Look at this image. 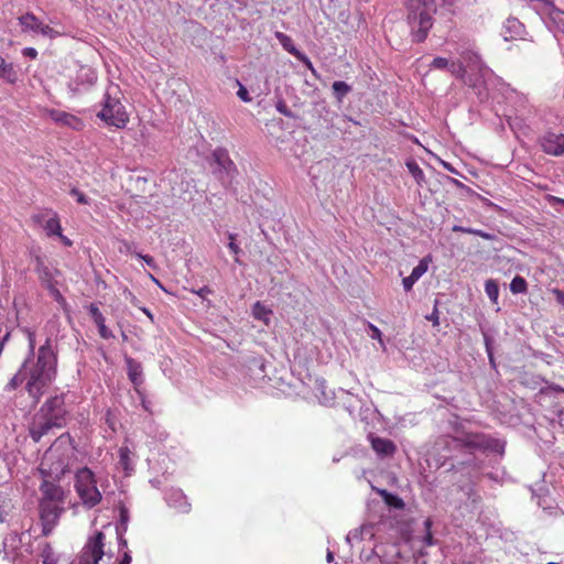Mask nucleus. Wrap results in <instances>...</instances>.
Masks as SVG:
<instances>
[{"label":"nucleus","instance_id":"f257e3e1","mask_svg":"<svg viewBox=\"0 0 564 564\" xmlns=\"http://www.w3.org/2000/svg\"><path fill=\"white\" fill-rule=\"evenodd\" d=\"M445 445L448 449L459 451L465 456L463 459L451 457L452 459H456V464L453 463L452 467L467 465L479 468L474 454L476 451L482 453H495L501 456L505 453L506 443L484 433H468L463 438H446Z\"/></svg>","mask_w":564,"mask_h":564},{"label":"nucleus","instance_id":"f03ea898","mask_svg":"<svg viewBox=\"0 0 564 564\" xmlns=\"http://www.w3.org/2000/svg\"><path fill=\"white\" fill-rule=\"evenodd\" d=\"M57 356L52 348L51 339L39 348L36 361L28 369L26 390L29 394L37 402L44 390L56 378Z\"/></svg>","mask_w":564,"mask_h":564},{"label":"nucleus","instance_id":"7ed1b4c3","mask_svg":"<svg viewBox=\"0 0 564 564\" xmlns=\"http://www.w3.org/2000/svg\"><path fill=\"white\" fill-rule=\"evenodd\" d=\"M75 447L69 433L59 435L44 453L40 473L42 477L59 480L67 471L75 457Z\"/></svg>","mask_w":564,"mask_h":564},{"label":"nucleus","instance_id":"20e7f679","mask_svg":"<svg viewBox=\"0 0 564 564\" xmlns=\"http://www.w3.org/2000/svg\"><path fill=\"white\" fill-rule=\"evenodd\" d=\"M405 8L412 40L415 43H423L434 24L435 0H406Z\"/></svg>","mask_w":564,"mask_h":564},{"label":"nucleus","instance_id":"39448f33","mask_svg":"<svg viewBox=\"0 0 564 564\" xmlns=\"http://www.w3.org/2000/svg\"><path fill=\"white\" fill-rule=\"evenodd\" d=\"M74 486L84 507L93 509L100 503L102 496L97 488V480L90 468L83 467L76 471Z\"/></svg>","mask_w":564,"mask_h":564},{"label":"nucleus","instance_id":"423d86ee","mask_svg":"<svg viewBox=\"0 0 564 564\" xmlns=\"http://www.w3.org/2000/svg\"><path fill=\"white\" fill-rule=\"evenodd\" d=\"M212 160L213 174L225 187L230 186L238 174V170L228 151L224 148L215 149L212 153Z\"/></svg>","mask_w":564,"mask_h":564},{"label":"nucleus","instance_id":"0eeeda50","mask_svg":"<svg viewBox=\"0 0 564 564\" xmlns=\"http://www.w3.org/2000/svg\"><path fill=\"white\" fill-rule=\"evenodd\" d=\"M109 126L122 129L129 121L124 106L118 98H113L107 91L104 97L102 109L97 113Z\"/></svg>","mask_w":564,"mask_h":564},{"label":"nucleus","instance_id":"6e6552de","mask_svg":"<svg viewBox=\"0 0 564 564\" xmlns=\"http://www.w3.org/2000/svg\"><path fill=\"white\" fill-rule=\"evenodd\" d=\"M465 84L474 90L480 101H485L489 98L490 89L496 84H501L503 87L509 89V86L502 83L501 78L495 75L491 70V76L488 78L481 76V72L469 74L465 79Z\"/></svg>","mask_w":564,"mask_h":564},{"label":"nucleus","instance_id":"1a4fd4ad","mask_svg":"<svg viewBox=\"0 0 564 564\" xmlns=\"http://www.w3.org/2000/svg\"><path fill=\"white\" fill-rule=\"evenodd\" d=\"M39 413L53 422L56 429H62L66 424V415L68 413L64 395L59 394L47 399L40 408Z\"/></svg>","mask_w":564,"mask_h":564},{"label":"nucleus","instance_id":"9d476101","mask_svg":"<svg viewBox=\"0 0 564 564\" xmlns=\"http://www.w3.org/2000/svg\"><path fill=\"white\" fill-rule=\"evenodd\" d=\"M63 505L64 503L40 502L39 512L42 523V532L44 535L51 534L55 525L58 523V520L64 512Z\"/></svg>","mask_w":564,"mask_h":564},{"label":"nucleus","instance_id":"9b49d317","mask_svg":"<svg viewBox=\"0 0 564 564\" xmlns=\"http://www.w3.org/2000/svg\"><path fill=\"white\" fill-rule=\"evenodd\" d=\"M104 540L105 534L100 531L90 538L84 547L79 564H98L104 556Z\"/></svg>","mask_w":564,"mask_h":564},{"label":"nucleus","instance_id":"f8f14e48","mask_svg":"<svg viewBox=\"0 0 564 564\" xmlns=\"http://www.w3.org/2000/svg\"><path fill=\"white\" fill-rule=\"evenodd\" d=\"M540 145L544 153L561 156L564 154V134L549 131L541 137Z\"/></svg>","mask_w":564,"mask_h":564},{"label":"nucleus","instance_id":"ddd939ff","mask_svg":"<svg viewBox=\"0 0 564 564\" xmlns=\"http://www.w3.org/2000/svg\"><path fill=\"white\" fill-rule=\"evenodd\" d=\"M57 480L43 477V482L40 486L42 498L40 502L64 503V490L56 484Z\"/></svg>","mask_w":564,"mask_h":564},{"label":"nucleus","instance_id":"4468645a","mask_svg":"<svg viewBox=\"0 0 564 564\" xmlns=\"http://www.w3.org/2000/svg\"><path fill=\"white\" fill-rule=\"evenodd\" d=\"M460 56V61L464 63L469 74L481 72V76L485 78L491 76V69L484 64L478 53L466 50L462 52Z\"/></svg>","mask_w":564,"mask_h":564},{"label":"nucleus","instance_id":"2eb2a0df","mask_svg":"<svg viewBox=\"0 0 564 564\" xmlns=\"http://www.w3.org/2000/svg\"><path fill=\"white\" fill-rule=\"evenodd\" d=\"M97 80V74L90 67H80L77 72L75 82L68 84V88L74 93H80L91 87Z\"/></svg>","mask_w":564,"mask_h":564},{"label":"nucleus","instance_id":"dca6fc26","mask_svg":"<svg viewBox=\"0 0 564 564\" xmlns=\"http://www.w3.org/2000/svg\"><path fill=\"white\" fill-rule=\"evenodd\" d=\"M47 115L55 123L62 127H68L76 131L84 128V121L80 118L66 111L50 109L47 110Z\"/></svg>","mask_w":564,"mask_h":564},{"label":"nucleus","instance_id":"f3484780","mask_svg":"<svg viewBox=\"0 0 564 564\" xmlns=\"http://www.w3.org/2000/svg\"><path fill=\"white\" fill-rule=\"evenodd\" d=\"M53 429H56V425H53V422L37 412L33 422L30 424L29 433L31 438L35 443H39L42 437L47 435Z\"/></svg>","mask_w":564,"mask_h":564},{"label":"nucleus","instance_id":"a211bd4d","mask_svg":"<svg viewBox=\"0 0 564 564\" xmlns=\"http://www.w3.org/2000/svg\"><path fill=\"white\" fill-rule=\"evenodd\" d=\"M165 501L180 513H188L191 511V503L181 489L172 488L167 490L165 492Z\"/></svg>","mask_w":564,"mask_h":564},{"label":"nucleus","instance_id":"6ab92c4d","mask_svg":"<svg viewBox=\"0 0 564 564\" xmlns=\"http://www.w3.org/2000/svg\"><path fill=\"white\" fill-rule=\"evenodd\" d=\"M275 37L286 52L295 56L299 61L303 62L313 73H315V69L310 58L295 47L293 40L288 34L276 32Z\"/></svg>","mask_w":564,"mask_h":564},{"label":"nucleus","instance_id":"aec40b11","mask_svg":"<svg viewBox=\"0 0 564 564\" xmlns=\"http://www.w3.org/2000/svg\"><path fill=\"white\" fill-rule=\"evenodd\" d=\"M370 443L372 449L381 458L391 457L397 451L395 444L389 438L370 435Z\"/></svg>","mask_w":564,"mask_h":564},{"label":"nucleus","instance_id":"412c9836","mask_svg":"<svg viewBox=\"0 0 564 564\" xmlns=\"http://www.w3.org/2000/svg\"><path fill=\"white\" fill-rule=\"evenodd\" d=\"M455 489L462 494L459 501L467 509H474L479 502V495L475 490V485L473 482H467L463 486H457Z\"/></svg>","mask_w":564,"mask_h":564},{"label":"nucleus","instance_id":"4be33fe9","mask_svg":"<svg viewBox=\"0 0 564 564\" xmlns=\"http://www.w3.org/2000/svg\"><path fill=\"white\" fill-rule=\"evenodd\" d=\"M316 397L324 405L336 406L337 391L327 387L325 380H316Z\"/></svg>","mask_w":564,"mask_h":564},{"label":"nucleus","instance_id":"5701e85b","mask_svg":"<svg viewBox=\"0 0 564 564\" xmlns=\"http://www.w3.org/2000/svg\"><path fill=\"white\" fill-rule=\"evenodd\" d=\"M88 311L91 319L98 327L100 337H102L104 339L113 338L112 332L105 325V316L102 315L98 306L96 304H90Z\"/></svg>","mask_w":564,"mask_h":564},{"label":"nucleus","instance_id":"b1692460","mask_svg":"<svg viewBox=\"0 0 564 564\" xmlns=\"http://www.w3.org/2000/svg\"><path fill=\"white\" fill-rule=\"evenodd\" d=\"M358 404L359 399L357 395L344 389L337 390L336 405L343 406L346 411L352 414L356 411Z\"/></svg>","mask_w":564,"mask_h":564},{"label":"nucleus","instance_id":"393cba45","mask_svg":"<svg viewBox=\"0 0 564 564\" xmlns=\"http://www.w3.org/2000/svg\"><path fill=\"white\" fill-rule=\"evenodd\" d=\"M126 362L128 369V377L130 381L133 383L137 393H140L139 387L143 382L141 364L130 357L126 359Z\"/></svg>","mask_w":564,"mask_h":564},{"label":"nucleus","instance_id":"a878e982","mask_svg":"<svg viewBox=\"0 0 564 564\" xmlns=\"http://www.w3.org/2000/svg\"><path fill=\"white\" fill-rule=\"evenodd\" d=\"M427 260L424 258L419 262L416 267L413 268L409 276L403 278L402 285L405 292L412 290L415 282L427 271Z\"/></svg>","mask_w":564,"mask_h":564},{"label":"nucleus","instance_id":"bb28decb","mask_svg":"<svg viewBox=\"0 0 564 564\" xmlns=\"http://www.w3.org/2000/svg\"><path fill=\"white\" fill-rule=\"evenodd\" d=\"M41 557L43 564H70L68 557L56 553L48 543L44 544L41 551Z\"/></svg>","mask_w":564,"mask_h":564},{"label":"nucleus","instance_id":"cd10ccee","mask_svg":"<svg viewBox=\"0 0 564 564\" xmlns=\"http://www.w3.org/2000/svg\"><path fill=\"white\" fill-rule=\"evenodd\" d=\"M18 21L23 32L33 33L39 32L40 25L42 23L39 20V18L32 12H26L25 14H22L21 17L18 18Z\"/></svg>","mask_w":564,"mask_h":564},{"label":"nucleus","instance_id":"c85d7f7f","mask_svg":"<svg viewBox=\"0 0 564 564\" xmlns=\"http://www.w3.org/2000/svg\"><path fill=\"white\" fill-rule=\"evenodd\" d=\"M0 78L9 84H15L18 82V70L12 63H7L0 56Z\"/></svg>","mask_w":564,"mask_h":564},{"label":"nucleus","instance_id":"c756f323","mask_svg":"<svg viewBox=\"0 0 564 564\" xmlns=\"http://www.w3.org/2000/svg\"><path fill=\"white\" fill-rule=\"evenodd\" d=\"M376 491L382 497L384 503L393 509L401 510L404 508V501L392 492H389L386 489H376Z\"/></svg>","mask_w":564,"mask_h":564},{"label":"nucleus","instance_id":"7c9ffc66","mask_svg":"<svg viewBox=\"0 0 564 564\" xmlns=\"http://www.w3.org/2000/svg\"><path fill=\"white\" fill-rule=\"evenodd\" d=\"M28 367L26 361L22 365L20 370L10 379V381L6 386L7 391L15 390L19 386H21L24 381H28Z\"/></svg>","mask_w":564,"mask_h":564},{"label":"nucleus","instance_id":"2f4dec72","mask_svg":"<svg viewBox=\"0 0 564 564\" xmlns=\"http://www.w3.org/2000/svg\"><path fill=\"white\" fill-rule=\"evenodd\" d=\"M333 95L337 102H343L344 98L351 91V86L346 82L336 80L332 85Z\"/></svg>","mask_w":564,"mask_h":564},{"label":"nucleus","instance_id":"473e14b6","mask_svg":"<svg viewBox=\"0 0 564 564\" xmlns=\"http://www.w3.org/2000/svg\"><path fill=\"white\" fill-rule=\"evenodd\" d=\"M271 314V310H269L259 301L256 302L252 306V316L258 321H262L265 325H269Z\"/></svg>","mask_w":564,"mask_h":564},{"label":"nucleus","instance_id":"72a5a7b5","mask_svg":"<svg viewBox=\"0 0 564 564\" xmlns=\"http://www.w3.org/2000/svg\"><path fill=\"white\" fill-rule=\"evenodd\" d=\"M43 228L48 236H61L62 227L56 214L45 220Z\"/></svg>","mask_w":564,"mask_h":564},{"label":"nucleus","instance_id":"f704fd0d","mask_svg":"<svg viewBox=\"0 0 564 564\" xmlns=\"http://www.w3.org/2000/svg\"><path fill=\"white\" fill-rule=\"evenodd\" d=\"M558 30L564 32V11L555 8L554 3L545 11Z\"/></svg>","mask_w":564,"mask_h":564},{"label":"nucleus","instance_id":"c9c22d12","mask_svg":"<svg viewBox=\"0 0 564 564\" xmlns=\"http://www.w3.org/2000/svg\"><path fill=\"white\" fill-rule=\"evenodd\" d=\"M447 70L451 72V74L454 75L456 78H459L464 82L469 75L467 68L465 67L462 61L451 62Z\"/></svg>","mask_w":564,"mask_h":564},{"label":"nucleus","instance_id":"e433bc0d","mask_svg":"<svg viewBox=\"0 0 564 564\" xmlns=\"http://www.w3.org/2000/svg\"><path fill=\"white\" fill-rule=\"evenodd\" d=\"M130 449L128 447H121L119 449V465L126 471L127 475L133 470V466L130 459Z\"/></svg>","mask_w":564,"mask_h":564},{"label":"nucleus","instance_id":"4c0bfd02","mask_svg":"<svg viewBox=\"0 0 564 564\" xmlns=\"http://www.w3.org/2000/svg\"><path fill=\"white\" fill-rule=\"evenodd\" d=\"M485 292L494 304H498L499 285L496 280L489 279L485 282Z\"/></svg>","mask_w":564,"mask_h":564},{"label":"nucleus","instance_id":"58836bf2","mask_svg":"<svg viewBox=\"0 0 564 564\" xmlns=\"http://www.w3.org/2000/svg\"><path fill=\"white\" fill-rule=\"evenodd\" d=\"M406 167L413 178L416 181L419 185L425 182V175L423 170L419 166V164L414 160H410L406 162Z\"/></svg>","mask_w":564,"mask_h":564},{"label":"nucleus","instance_id":"ea45409f","mask_svg":"<svg viewBox=\"0 0 564 564\" xmlns=\"http://www.w3.org/2000/svg\"><path fill=\"white\" fill-rule=\"evenodd\" d=\"M528 290V283L521 275H516L510 282V291L513 294H522Z\"/></svg>","mask_w":564,"mask_h":564},{"label":"nucleus","instance_id":"a19ab883","mask_svg":"<svg viewBox=\"0 0 564 564\" xmlns=\"http://www.w3.org/2000/svg\"><path fill=\"white\" fill-rule=\"evenodd\" d=\"M505 28L510 33L511 37L520 35L523 31V24L516 18L507 19Z\"/></svg>","mask_w":564,"mask_h":564},{"label":"nucleus","instance_id":"79ce46f5","mask_svg":"<svg viewBox=\"0 0 564 564\" xmlns=\"http://www.w3.org/2000/svg\"><path fill=\"white\" fill-rule=\"evenodd\" d=\"M129 520H130L129 510L126 506L121 505L119 507V525L118 527H120V530H122L123 532L127 531V525H128Z\"/></svg>","mask_w":564,"mask_h":564},{"label":"nucleus","instance_id":"37998d69","mask_svg":"<svg viewBox=\"0 0 564 564\" xmlns=\"http://www.w3.org/2000/svg\"><path fill=\"white\" fill-rule=\"evenodd\" d=\"M20 543V539L17 534H10L3 540V550L6 552V555H9L8 549H11L12 551L18 547V544Z\"/></svg>","mask_w":564,"mask_h":564},{"label":"nucleus","instance_id":"c03bdc74","mask_svg":"<svg viewBox=\"0 0 564 564\" xmlns=\"http://www.w3.org/2000/svg\"><path fill=\"white\" fill-rule=\"evenodd\" d=\"M424 528H425V534L423 536L424 545L425 546L434 545L435 544V540H434L433 534L431 532V528H432V520L431 519H426L424 521Z\"/></svg>","mask_w":564,"mask_h":564},{"label":"nucleus","instance_id":"a18cd8bd","mask_svg":"<svg viewBox=\"0 0 564 564\" xmlns=\"http://www.w3.org/2000/svg\"><path fill=\"white\" fill-rule=\"evenodd\" d=\"M367 325H368V328L370 330V337L372 339H377L379 341V344L381 345V347L384 349L386 347H384V341L382 339L381 330L376 325H373V324H371L369 322L367 323Z\"/></svg>","mask_w":564,"mask_h":564},{"label":"nucleus","instance_id":"49530a36","mask_svg":"<svg viewBox=\"0 0 564 564\" xmlns=\"http://www.w3.org/2000/svg\"><path fill=\"white\" fill-rule=\"evenodd\" d=\"M229 242H228V249L235 254L238 256L241 252L240 247L235 242L236 235L229 232L228 234ZM235 261L237 263H240V260L238 257L235 258Z\"/></svg>","mask_w":564,"mask_h":564},{"label":"nucleus","instance_id":"de8ad7c7","mask_svg":"<svg viewBox=\"0 0 564 564\" xmlns=\"http://www.w3.org/2000/svg\"><path fill=\"white\" fill-rule=\"evenodd\" d=\"M449 63L451 62L447 58L438 56L433 58L430 67L434 69H448Z\"/></svg>","mask_w":564,"mask_h":564},{"label":"nucleus","instance_id":"09e8293b","mask_svg":"<svg viewBox=\"0 0 564 564\" xmlns=\"http://www.w3.org/2000/svg\"><path fill=\"white\" fill-rule=\"evenodd\" d=\"M275 109L278 112H280L281 115H283L288 118L294 117L293 112L289 109L288 105L285 104V101L282 98H279L278 101L275 102Z\"/></svg>","mask_w":564,"mask_h":564},{"label":"nucleus","instance_id":"8fccbe9b","mask_svg":"<svg viewBox=\"0 0 564 564\" xmlns=\"http://www.w3.org/2000/svg\"><path fill=\"white\" fill-rule=\"evenodd\" d=\"M37 34H41L50 39H55L59 35L57 31L43 23H41Z\"/></svg>","mask_w":564,"mask_h":564},{"label":"nucleus","instance_id":"3c124183","mask_svg":"<svg viewBox=\"0 0 564 564\" xmlns=\"http://www.w3.org/2000/svg\"><path fill=\"white\" fill-rule=\"evenodd\" d=\"M237 85L239 89L237 91V96L245 102H250L252 98L249 95L248 89L237 79Z\"/></svg>","mask_w":564,"mask_h":564},{"label":"nucleus","instance_id":"603ef678","mask_svg":"<svg viewBox=\"0 0 564 564\" xmlns=\"http://www.w3.org/2000/svg\"><path fill=\"white\" fill-rule=\"evenodd\" d=\"M481 334H482V337H484V344H485V348H486V352L489 354V352H494V337L491 335H489L488 332L484 330L481 328Z\"/></svg>","mask_w":564,"mask_h":564},{"label":"nucleus","instance_id":"864d4df0","mask_svg":"<svg viewBox=\"0 0 564 564\" xmlns=\"http://www.w3.org/2000/svg\"><path fill=\"white\" fill-rule=\"evenodd\" d=\"M69 194H70L73 197H75V198H76V200H77L79 204H82V205H87V204H89V199H88V197H87L84 193H82L79 189H77V188H75V187H74V188H72V189H70Z\"/></svg>","mask_w":564,"mask_h":564},{"label":"nucleus","instance_id":"5fc2aeb1","mask_svg":"<svg viewBox=\"0 0 564 564\" xmlns=\"http://www.w3.org/2000/svg\"><path fill=\"white\" fill-rule=\"evenodd\" d=\"M437 301H435L434 308L431 314L426 315L425 318L430 322H432L433 326L436 327L440 325V312L437 308Z\"/></svg>","mask_w":564,"mask_h":564},{"label":"nucleus","instance_id":"6e6d98bb","mask_svg":"<svg viewBox=\"0 0 564 564\" xmlns=\"http://www.w3.org/2000/svg\"><path fill=\"white\" fill-rule=\"evenodd\" d=\"M361 540H365L362 533H360V528L359 529H355L352 531H350L347 536H346V541L347 543L351 544L352 541H361Z\"/></svg>","mask_w":564,"mask_h":564},{"label":"nucleus","instance_id":"4d7b16f0","mask_svg":"<svg viewBox=\"0 0 564 564\" xmlns=\"http://www.w3.org/2000/svg\"><path fill=\"white\" fill-rule=\"evenodd\" d=\"M36 271L40 273L41 276L50 275L47 267L44 265L40 257H36Z\"/></svg>","mask_w":564,"mask_h":564},{"label":"nucleus","instance_id":"13d9d810","mask_svg":"<svg viewBox=\"0 0 564 564\" xmlns=\"http://www.w3.org/2000/svg\"><path fill=\"white\" fill-rule=\"evenodd\" d=\"M360 533H362L365 539H371L375 535L373 525L365 524L360 527Z\"/></svg>","mask_w":564,"mask_h":564},{"label":"nucleus","instance_id":"bf43d9fd","mask_svg":"<svg viewBox=\"0 0 564 564\" xmlns=\"http://www.w3.org/2000/svg\"><path fill=\"white\" fill-rule=\"evenodd\" d=\"M119 251H120L121 253H123V252H126V253H132V252H134V246H133V243H131V242H129V241L123 240V241H121V245H120V247H119Z\"/></svg>","mask_w":564,"mask_h":564},{"label":"nucleus","instance_id":"052dcab7","mask_svg":"<svg viewBox=\"0 0 564 564\" xmlns=\"http://www.w3.org/2000/svg\"><path fill=\"white\" fill-rule=\"evenodd\" d=\"M469 234L479 236L486 240H492L495 238V236L492 234H489V232H486V231H482L479 229H474V228L471 230H469Z\"/></svg>","mask_w":564,"mask_h":564},{"label":"nucleus","instance_id":"680f3d73","mask_svg":"<svg viewBox=\"0 0 564 564\" xmlns=\"http://www.w3.org/2000/svg\"><path fill=\"white\" fill-rule=\"evenodd\" d=\"M135 254H137V257L141 258L152 269L156 268V263H155V260L153 257H151L149 254H141V253H135Z\"/></svg>","mask_w":564,"mask_h":564},{"label":"nucleus","instance_id":"e2e57ef3","mask_svg":"<svg viewBox=\"0 0 564 564\" xmlns=\"http://www.w3.org/2000/svg\"><path fill=\"white\" fill-rule=\"evenodd\" d=\"M123 531L120 530V527H117V534H118V541H119V550H123L127 547L128 543L127 540L123 538Z\"/></svg>","mask_w":564,"mask_h":564},{"label":"nucleus","instance_id":"0e129e2a","mask_svg":"<svg viewBox=\"0 0 564 564\" xmlns=\"http://www.w3.org/2000/svg\"><path fill=\"white\" fill-rule=\"evenodd\" d=\"M24 332L28 336L30 349L33 350L35 347V333L29 328H25Z\"/></svg>","mask_w":564,"mask_h":564},{"label":"nucleus","instance_id":"69168bd1","mask_svg":"<svg viewBox=\"0 0 564 564\" xmlns=\"http://www.w3.org/2000/svg\"><path fill=\"white\" fill-rule=\"evenodd\" d=\"M193 292L196 293L202 299H206L207 295L213 294V290L207 285L200 288L197 291H193Z\"/></svg>","mask_w":564,"mask_h":564},{"label":"nucleus","instance_id":"338daca9","mask_svg":"<svg viewBox=\"0 0 564 564\" xmlns=\"http://www.w3.org/2000/svg\"><path fill=\"white\" fill-rule=\"evenodd\" d=\"M23 56L35 59L37 57V51L33 47H25L22 51Z\"/></svg>","mask_w":564,"mask_h":564},{"label":"nucleus","instance_id":"774afa93","mask_svg":"<svg viewBox=\"0 0 564 564\" xmlns=\"http://www.w3.org/2000/svg\"><path fill=\"white\" fill-rule=\"evenodd\" d=\"M547 200L549 203L552 205V206H555V205H562L564 206V198H560V197H556V196H552L550 195L547 197Z\"/></svg>","mask_w":564,"mask_h":564}]
</instances>
